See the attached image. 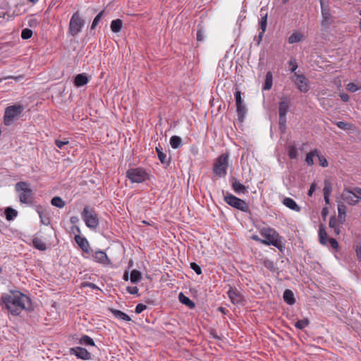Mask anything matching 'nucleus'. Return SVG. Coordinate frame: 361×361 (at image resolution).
Masks as SVG:
<instances>
[{"mask_svg": "<svg viewBox=\"0 0 361 361\" xmlns=\"http://www.w3.org/2000/svg\"><path fill=\"white\" fill-rule=\"evenodd\" d=\"M235 98L236 105H240V104H243L241 92L239 90H238L235 92Z\"/></svg>", "mask_w": 361, "mask_h": 361, "instance_id": "5fc2aeb1", "label": "nucleus"}, {"mask_svg": "<svg viewBox=\"0 0 361 361\" xmlns=\"http://www.w3.org/2000/svg\"><path fill=\"white\" fill-rule=\"evenodd\" d=\"M283 298L284 301L290 305H292L295 304V302L294 294H293V291L289 289H286L284 291Z\"/></svg>", "mask_w": 361, "mask_h": 361, "instance_id": "b1692460", "label": "nucleus"}, {"mask_svg": "<svg viewBox=\"0 0 361 361\" xmlns=\"http://www.w3.org/2000/svg\"><path fill=\"white\" fill-rule=\"evenodd\" d=\"M232 188L234 192L238 195L245 194L247 192L246 187L240 183L236 178H234L232 182Z\"/></svg>", "mask_w": 361, "mask_h": 361, "instance_id": "a211bd4d", "label": "nucleus"}, {"mask_svg": "<svg viewBox=\"0 0 361 361\" xmlns=\"http://www.w3.org/2000/svg\"><path fill=\"white\" fill-rule=\"evenodd\" d=\"M147 306L144 304L139 303L136 305L135 312L136 314H140L145 310H146Z\"/></svg>", "mask_w": 361, "mask_h": 361, "instance_id": "864d4df0", "label": "nucleus"}, {"mask_svg": "<svg viewBox=\"0 0 361 361\" xmlns=\"http://www.w3.org/2000/svg\"><path fill=\"white\" fill-rule=\"evenodd\" d=\"M170 145L173 149H178L182 146V139L177 135H173L170 138Z\"/></svg>", "mask_w": 361, "mask_h": 361, "instance_id": "cd10ccee", "label": "nucleus"}, {"mask_svg": "<svg viewBox=\"0 0 361 361\" xmlns=\"http://www.w3.org/2000/svg\"><path fill=\"white\" fill-rule=\"evenodd\" d=\"M310 322L307 319L298 320L295 323V326L298 329H303L309 325Z\"/></svg>", "mask_w": 361, "mask_h": 361, "instance_id": "58836bf2", "label": "nucleus"}, {"mask_svg": "<svg viewBox=\"0 0 361 361\" xmlns=\"http://www.w3.org/2000/svg\"><path fill=\"white\" fill-rule=\"evenodd\" d=\"M328 235L326 232L325 227L322 224L319 226V243L323 245H328Z\"/></svg>", "mask_w": 361, "mask_h": 361, "instance_id": "412c9836", "label": "nucleus"}, {"mask_svg": "<svg viewBox=\"0 0 361 361\" xmlns=\"http://www.w3.org/2000/svg\"><path fill=\"white\" fill-rule=\"evenodd\" d=\"M190 268L198 275L202 274V269L195 262L190 263Z\"/></svg>", "mask_w": 361, "mask_h": 361, "instance_id": "3c124183", "label": "nucleus"}, {"mask_svg": "<svg viewBox=\"0 0 361 361\" xmlns=\"http://www.w3.org/2000/svg\"><path fill=\"white\" fill-rule=\"evenodd\" d=\"M123 27V22L120 19L114 20L111 23V30L113 32H118Z\"/></svg>", "mask_w": 361, "mask_h": 361, "instance_id": "a878e982", "label": "nucleus"}, {"mask_svg": "<svg viewBox=\"0 0 361 361\" xmlns=\"http://www.w3.org/2000/svg\"><path fill=\"white\" fill-rule=\"evenodd\" d=\"M88 82L87 76L83 73L78 74L74 79V85L78 87L86 85Z\"/></svg>", "mask_w": 361, "mask_h": 361, "instance_id": "4be33fe9", "label": "nucleus"}, {"mask_svg": "<svg viewBox=\"0 0 361 361\" xmlns=\"http://www.w3.org/2000/svg\"><path fill=\"white\" fill-rule=\"evenodd\" d=\"M84 25V21L80 17L78 13H75L70 20L69 23V33L72 36H75L81 32Z\"/></svg>", "mask_w": 361, "mask_h": 361, "instance_id": "9d476101", "label": "nucleus"}, {"mask_svg": "<svg viewBox=\"0 0 361 361\" xmlns=\"http://www.w3.org/2000/svg\"><path fill=\"white\" fill-rule=\"evenodd\" d=\"M86 286L90 287V288H92V289H97L98 288L97 286L95 285L94 283H87Z\"/></svg>", "mask_w": 361, "mask_h": 361, "instance_id": "338daca9", "label": "nucleus"}, {"mask_svg": "<svg viewBox=\"0 0 361 361\" xmlns=\"http://www.w3.org/2000/svg\"><path fill=\"white\" fill-rule=\"evenodd\" d=\"M75 240L84 252L87 254L90 253V243L85 237L76 235L75 236Z\"/></svg>", "mask_w": 361, "mask_h": 361, "instance_id": "dca6fc26", "label": "nucleus"}, {"mask_svg": "<svg viewBox=\"0 0 361 361\" xmlns=\"http://www.w3.org/2000/svg\"><path fill=\"white\" fill-rule=\"evenodd\" d=\"M340 97L341 99H342V101L343 102H348V100L350 99V97L348 94H345V93H342L340 94Z\"/></svg>", "mask_w": 361, "mask_h": 361, "instance_id": "680f3d73", "label": "nucleus"}, {"mask_svg": "<svg viewBox=\"0 0 361 361\" xmlns=\"http://www.w3.org/2000/svg\"><path fill=\"white\" fill-rule=\"evenodd\" d=\"M324 195H330L332 192V185L329 180H325L323 188Z\"/></svg>", "mask_w": 361, "mask_h": 361, "instance_id": "a19ab883", "label": "nucleus"}, {"mask_svg": "<svg viewBox=\"0 0 361 361\" xmlns=\"http://www.w3.org/2000/svg\"><path fill=\"white\" fill-rule=\"evenodd\" d=\"M224 201L229 206L243 212H250V207L247 202L235 195L227 192L224 195Z\"/></svg>", "mask_w": 361, "mask_h": 361, "instance_id": "423d86ee", "label": "nucleus"}, {"mask_svg": "<svg viewBox=\"0 0 361 361\" xmlns=\"http://www.w3.org/2000/svg\"><path fill=\"white\" fill-rule=\"evenodd\" d=\"M317 149H314L313 151H311L308 154H307L305 161L308 166H312L314 164V159L313 157L314 156H317Z\"/></svg>", "mask_w": 361, "mask_h": 361, "instance_id": "f704fd0d", "label": "nucleus"}, {"mask_svg": "<svg viewBox=\"0 0 361 361\" xmlns=\"http://www.w3.org/2000/svg\"><path fill=\"white\" fill-rule=\"evenodd\" d=\"M316 188H317V184L315 183H312L309 189L308 195L312 196V194L315 192Z\"/></svg>", "mask_w": 361, "mask_h": 361, "instance_id": "13d9d810", "label": "nucleus"}, {"mask_svg": "<svg viewBox=\"0 0 361 361\" xmlns=\"http://www.w3.org/2000/svg\"><path fill=\"white\" fill-rule=\"evenodd\" d=\"M71 353L82 360L90 359V353L84 348L75 347L71 349Z\"/></svg>", "mask_w": 361, "mask_h": 361, "instance_id": "f3484780", "label": "nucleus"}, {"mask_svg": "<svg viewBox=\"0 0 361 361\" xmlns=\"http://www.w3.org/2000/svg\"><path fill=\"white\" fill-rule=\"evenodd\" d=\"M357 192L350 189L345 188L342 193L343 200L350 205H355L359 202V197Z\"/></svg>", "mask_w": 361, "mask_h": 361, "instance_id": "f8f14e48", "label": "nucleus"}, {"mask_svg": "<svg viewBox=\"0 0 361 361\" xmlns=\"http://www.w3.org/2000/svg\"><path fill=\"white\" fill-rule=\"evenodd\" d=\"M236 111H237L239 119H243V118L244 117V116L246 113V108L243 105V104H240V105H236Z\"/></svg>", "mask_w": 361, "mask_h": 361, "instance_id": "ea45409f", "label": "nucleus"}, {"mask_svg": "<svg viewBox=\"0 0 361 361\" xmlns=\"http://www.w3.org/2000/svg\"><path fill=\"white\" fill-rule=\"evenodd\" d=\"M142 279L141 273L136 270L133 269L130 273V281L133 283H136L140 281Z\"/></svg>", "mask_w": 361, "mask_h": 361, "instance_id": "72a5a7b5", "label": "nucleus"}, {"mask_svg": "<svg viewBox=\"0 0 361 361\" xmlns=\"http://www.w3.org/2000/svg\"><path fill=\"white\" fill-rule=\"evenodd\" d=\"M283 204L291 210L299 212L300 207L298 205L296 202L290 197H285L283 200Z\"/></svg>", "mask_w": 361, "mask_h": 361, "instance_id": "6ab92c4d", "label": "nucleus"}, {"mask_svg": "<svg viewBox=\"0 0 361 361\" xmlns=\"http://www.w3.org/2000/svg\"><path fill=\"white\" fill-rule=\"evenodd\" d=\"M340 224H343L346 219V207L343 204L338 206V217L336 218Z\"/></svg>", "mask_w": 361, "mask_h": 361, "instance_id": "aec40b11", "label": "nucleus"}, {"mask_svg": "<svg viewBox=\"0 0 361 361\" xmlns=\"http://www.w3.org/2000/svg\"><path fill=\"white\" fill-rule=\"evenodd\" d=\"M292 80L300 92H307L309 90L308 80L304 75L295 73L292 77Z\"/></svg>", "mask_w": 361, "mask_h": 361, "instance_id": "9b49d317", "label": "nucleus"}, {"mask_svg": "<svg viewBox=\"0 0 361 361\" xmlns=\"http://www.w3.org/2000/svg\"><path fill=\"white\" fill-rule=\"evenodd\" d=\"M32 244L33 246L39 250L44 251L47 250V245L45 243L38 238H35L32 240Z\"/></svg>", "mask_w": 361, "mask_h": 361, "instance_id": "c85d7f7f", "label": "nucleus"}, {"mask_svg": "<svg viewBox=\"0 0 361 361\" xmlns=\"http://www.w3.org/2000/svg\"><path fill=\"white\" fill-rule=\"evenodd\" d=\"M92 257L94 262L100 263L103 265H108L111 263L106 254L101 250H97L93 252L92 255Z\"/></svg>", "mask_w": 361, "mask_h": 361, "instance_id": "4468645a", "label": "nucleus"}, {"mask_svg": "<svg viewBox=\"0 0 361 361\" xmlns=\"http://www.w3.org/2000/svg\"><path fill=\"white\" fill-rule=\"evenodd\" d=\"M37 211L40 218L42 224L48 226L50 224L49 218L44 214L43 211H41L39 209H37Z\"/></svg>", "mask_w": 361, "mask_h": 361, "instance_id": "79ce46f5", "label": "nucleus"}, {"mask_svg": "<svg viewBox=\"0 0 361 361\" xmlns=\"http://www.w3.org/2000/svg\"><path fill=\"white\" fill-rule=\"evenodd\" d=\"M227 294L234 305H241L243 303V295L238 291L237 289L230 288Z\"/></svg>", "mask_w": 361, "mask_h": 361, "instance_id": "2eb2a0df", "label": "nucleus"}, {"mask_svg": "<svg viewBox=\"0 0 361 361\" xmlns=\"http://www.w3.org/2000/svg\"><path fill=\"white\" fill-rule=\"evenodd\" d=\"M340 224L338 222L336 217L335 216H332L329 219V226L330 228L334 229V231L336 235H340L341 233Z\"/></svg>", "mask_w": 361, "mask_h": 361, "instance_id": "5701e85b", "label": "nucleus"}, {"mask_svg": "<svg viewBox=\"0 0 361 361\" xmlns=\"http://www.w3.org/2000/svg\"><path fill=\"white\" fill-rule=\"evenodd\" d=\"M228 156L226 154H221L219 157L214 165V173L219 176L223 177L226 174L228 166Z\"/></svg>", "mask_w": 361, "mask_h": 361, "instance_id": "1a4fd4ad", "label": "nucleus"}, {"mask_svg": "<svg viewBox=\"0 0 361 361\" xmlns=\"http://www.w3.org/2000/svg\"><path fill=\"white\" fill-rule=\"evenodd\" d=\"M104 11H100L94 18L93 22L91 25V29H94L96 26L98 25L99 22L101 20L102 17L104 16Z\"/></svg>", "mask_w": 361, "mask_h": 361, "instance_id": "37998d69", "label": "nucleus"}, {"mask_svg": "<svg viewBox=\"0 0 361 361\" xmlns=\"http://www.w3.org/2000/svg\"><path fill=\"white\" fill-rule=\"evenodd\" d=\"M5 214L8 221H12L17 216L18 212L11 207H7L5 209Z\"/></svg>", "mask_w": 361, "mask_h": 361, "instance_id": "7c9ffc66", "label": "nucleus"}, {"mask_svg": "<svg viewBox=\"0 0 361 361\" xmlns=\"http://www.w3.org/2000/svg\"><path fill=\"white\" fill-rule=\"evenodd\" d=\"M51 203L53 206L58 208H63L65 206V202L60 197H54L51 199Z\"/></svg>", "mask_w": 361, "mask_h": 361, "instance_id": "c9c22d12", "label": "nucleus"}, {"mask_svg": "<svg viewBox=\"0 0 361 361\" xmlns=\"http://www.w3.org/2000/svg\"><path fill=\"white\" fill-rule=\"evenodd\" d=\"M32 35V31L28 28H25L21 32V37L23 39H28Z\"/></svg>", "mask_w": 361, "mask_h": 361, "instance_id": "49530a36", "label": "nucleus"}, {"mask_svg": "<svg viewBox=\"0 0 361 361\" xmlns=\"http://www.w3.org/2000/svg\"><path fill=\"white\" fill-rule=\"evenodd\" d=\"M112 312L114 315L118 319H120L126 322H129L131 320L130 317L127 314L121 310H114Z\"/></svg>", "mask_w": 361, "mask_h": 361, "instance_id": "2f4dec72", "label": "nucleus"}, {"mask_svg": "<svg viewBox=\"0 0 361 361\" xmlns=\"http://www.w3.org/2000/svg\"><path fill=\"white\" fill-rule=\"evenodd\" d=\"M204 39L203 32L200 30H198L197 32V41H202Z\"/></svg>", "mask_w": 361, "mask_h": 361, "instance_id": "e2e57ef3", "label": "nucleus"}, {"mask_svg": "<svg viewBox=\"0 0 361 361\" xmlns=\"http://www.w3.org/2000/svg\"><path fill=\"white\" fill-rule=\"evenodd\" d=\"M78 221H79V219L77 216H71L70 219V221L73 224L78 223Z\"/></svg>", "mask_w": 361, "mask_h": 361, "instance_id": "0e129e2a", "label": "nucleus"}, {"mask_svg": "<svg viewBox=\"0 0 361 361\" xmlns=\"http://www.w3.org/2000/svg\"><path fill=\"white\" fill-rule=\"evenodd\" d=\"M15 190L18 193L20 203L29 204L32 202L33 192L30 183L25 181L18 182L15 185Z\"/></svg>", "mask_w": 361, "mask_h": 361, "instance_id": "20e7f679", "label": "nucleus"}, {"mask_svg": "<svg viewBox=\"0 0 361 361\" xmlns=\"http://www.w3.org/2000/svg\"><path fill=\"white\" fill-rule=\"evenodd\" d=\"M289 66H290L291 72H295V71L298 68V64L295 60H290L289 61Z\"/></svg>", "mask_w": 361, "mask_h": 361, "instance_id": "4d7b16f0", "label": "nucleus"}, {"mask_svg": "<svg viewBox=\"0 0 361 361\" xmlns=\"http://www.w3.org/2000/svg\"><path fill=\"white\" fill-rule=\"evenodd\" d=\"M81 217L85 225L90 229H95L99 225V219L97 214L88 207L84 208L81 213Z\"/></svg>", "mask_w": 361, "mask_h": 361, "instance_id": "0eeeda50", "label": "nucleus"}, {"mask_svg": "<svg viewBox=\"0 0 361 361\" xmlns=\"http://www.w3.org/2000/svg\"><path fill=\"white\" fill-rule=\"evenodd\" d=\"M38 23L36 19L30 18L28 21V24L30 26H32L33 25H37Z\"/></svg>", "mask_w": 361, "mask_h": 361, "instance_id": "69168bd1", "label": "nucleus"}, {"mask_svg": "<svg viewBox=\"0 0 361 361\" xmlns=\"http://www.w3.org/2000/svg\"><path fill=\"white\" fill-rule=\"evenodd\" d=\"M178 299L181 303L185 305L190 309L195 307V303L188 297L185 296L183 293H179Z\"/></svg>", "mask_w": 361, "mask_h": 361, "instance_id": "393cba45", "label": "nucleus"}, {"mask_svg": "<svg viewBox=\"0 0 361 361\" xmlns=\"http://www.w3.org/2000/svg\"><path fill=\"white\" fill-rule=\"evenodd\" d=\"M330 244L331 247L335 250H337L338 247V243L336 240L334 238H329L328 241V244Z\"/></svg>", "mask_w": 361, "mask_h": 361, "instance_id": "6e6d98bb", "label": "nucleus"}, {"mask_svg": "<svg viewBox=\"0 0 361 361\" xmlns=\"http://www.w3.org/2000/svg\"><path fill=\"white\" fill-rule=\"evenodd\" d=\"M261 16L262 17L259 20V25L262 32H264L267 28V13H265L264 15L261 14Z\"/></svg>", "mask_w": 361, "mask_h": 361, "instance_id": "c03bdc74", "label": "nucleus"}, {"mask_svg": "<svg viewBox=\"0 0 361 361\" xmlns=\"http://www.w3.org/2000/svg\"><path fill=\"white\" fill-rule=\"evenodd\" d=\"M126 177L132 183H141L149 179V174L142 168H131L126 171Z\"/></svg>", "mask_w": 361, "mask_h": 361, "instance_id": "39448f33", "label": "nucleus"}, {"mask_svg": "<svg viewBox=\"0 0 361 361\" xmlns=\"http://www.w3.org/2000/svg\"><path fill=\"white\" fill-rule=\"evenodd\" d=\"M354 191L359 195H361V188L358 187L354 188Z\"/></svg>", "mask_w": 361, "mask_h": 361, "instance_id": "774afa93", "label": "nucleus"}, {"mask_svg": "<svg viewBox=\"0 0 361 361\" xmlns=\"http://www.w3.org/2000/svg\"><path fill=\"white\" fill-rule=\"evenodd\" d=\"M8 311L13 315H18L23 310L30 307V299L19 291H11L1 296Z\"/></svg>", "mask_w": 361, "mask_h": 361, "instance_id": "f257e3e1", "label": "nucleus"}, {"mask_svg": "<svg viewBox=\"0 0 361 361\" xmlns=\"http://www.w3.org/2000/svg\"><path fill=\"white\" fill-rule=\"evenodd\" d=\"M68 143H69V142L67 140H55V144L57 146V147L59 149H63V147L65 145H68Z\"/></svg>", "mask_w": 361, "mask_h": 361, "instance_id": "603ef678", "label": "nucleus"}, {"mask_svg": "<svg viewBox=\"0 0 361 361\" xmlns=\"http://www.w3.org/2000/svg\"><path fill=\"white\" fill-rule=\"evenodd\" d=\"M288 156L292 159H296L298 157V152L295 146L290 145L288 146Z\"/></svg>", "mask_w": 361, "mask_h": 361, "instance_id": "4c0bfd02", "label": "nucleus"}, {"mask_svg": "<svg viewBox=\"0 0 361 361\" xmlns=\"http://www.w3.org/2000/svg\"><path fill=\"white\" fill-rule=\"evenodd\" d=\"M347 90L351 92H355L357 91L360 88L357 87V85L353 82H350L346 86Z\"/></svg>", "mask_w": 361, "mask_h": 361, "instance_id": "09e8293b", "label": "nucleus"}, {"mask_svg": "<svg viewBox=\"0 0 361 361\" xmlns=\"http://www.w3.org/2000/svg\"><path fill=\"white\" fill-rule=\"evenodd\" d=\"M24 109L25 106L20 103L7 106L4 111V124L10 126L14 123L23 116Z\"/></svg>", "mask_w": 361, "mask_h": 361, "instance_id": "7ed1b4c3", "label": "nucleus"}, {"mask_svg": "<svg viewBox=\"0 0 361 361\" xmlns=\"http://www.w3.org/2000/svg\"><path fill=\"white\" fill-rule=\"evenodd\" d=\"M260 235L264 238L262 243L266 245H273L283 251L285 249V245L282 241V238L279 233L270 227H264L259 231Z\"/></svg>", "mask_w": 361, "mask_h": 361, "instance_id": "f03ea898", "label": "nucleus"}, {"mask_svg": "<svg viewBox=\"0 0 361 361\" xmlns=\"http://www.w3.org/2000/svg\"><path fill=\"white\" fill-rule=\"evenodd\" d=\"M336 124L340 129L342 130H348L350 128V124L343 121H338L336 123Z\"/></svg>", "mask_w": 361, "mask_h": 361, "instance_id": "de8ad7c7", "label": "nucleus"}, {"mask_svg": "<svg viewBox=\"0 0 361 361\" xmlns=\"http://www.w3.org/2000/svg\"><path fill=\"white\" fill-rule=\"evenodd\" d=\"M156 151L157 152V156L159 159L162 164H167L168 159L166 157V154L162 152V148L160 145L156 147Z\"/></svg>", "mask_w": 361, "mask_h": 361, "instance_id": "473e14b6", "label": "nucleus"}, {"mask_svg": "<svg viewBox=\"0 0 361 361\" xmlns=\"http://www.w3.org/2000/svg\"><path fill=\"white\" fill-rule=\"evenodd\" d=\"M80 343L82 345H91V346L94 345V342L92 340V338H91L90 336H88L87 335L82 336L81 337V338L80 340Z\"/></svg>", "mask_w": 361, "mask_h": 361, "instance_id": "e433bc0d", "label": "nucleus"}, {"mask_svg": "<svg viewBox=\"0 0 361 361\" xmlns=\"http://www.w3.org/2000/svg\"><path fill=\"white\" fill-rule=\"evenodd\" d=\"M304 39V35L298 32H293L288 37V42L290 44H293L296 42H299Z\"/></svg>", "mask_w": 361, "mask_h": 361, "instance_id": "c756f323", "label": "nucleus"}, {"mask_svg": "<svg viewBox=\"0 0 361 361\" xmlns=\"http://www.w3.org/2000/svg\"><path fill=\"white\" fill-rule=\"evenodd\" d=\"M127 291L130 294H137L138 288L136 286L134 287H127Z\"/></svg>", "mask_w": 361, "mask_h": 361, "instance_id": "bf43d9fd", "label": "nucleus"}, {"mask_svg": "<svg viewBox=\"0 0 361 361\" xmlns=\"http://www.w3.org/2000/svg\"><path fill=\"white\" fill-rule=\"evenodd\" d=\"M317 157H318V159L319 161V164L322 167H326L328 166L327 160L322 155L319 154L318 152H317Z\"/></svg>", "mask_w": 361, "mask_h": 361, "instance_id": "8fccbe9b", "label": "nucleus"}, {"mask_svg": "<svg viewBox=\"0 0 361 361\" xmlns=\"http://www.w3.org/2000/svg\"><path fill=\"white\" fill-rule=\"evenodd\" d=\"M290 100L286 97H283L279 104V116L280 128H285L286 124V114L289 110Z\"/></svg>", "mask_w": 361, "mask_h": 361, "instance_id": "6e6552de", "label": "nucleus"}, {"mask_svg": "<svg viewBox=\"0 0 361 361\" xmlns=\"http://www.w3.org/2000/svg\"><path fill=\"white\" fill-rule=\"evenodd\" d=\"M264 266L271 271H275L276 269L275 264L269 259L264 260Z\"/></svg>", "mask_w": 361, "mask_h": 361, "instance_id": "a18cd8bd", "label": "nucleus"}, {"mask_svg": "<svg viewBox=\"0 0 361 361\" xmlns=\"http://www.w3.org/2000/svg\"><path fill=\"white\" fill-rule=\"evenodd\" d=\"M355 252H356L357 259L360 261L361 260V246L356 247Z\"/></svg>", "mask_w": 361, "mask_h": 361, "instance_id": "052dcab7", "label": "nucleus"}, {"mask_svg": "<svg viewBox=\"0 0 361 361\" xmlns=\"http://www.w3.org/2000/svg\"><path fill=\"white\" fill-rule=\"evenodd\" d=\"M273 83V76L272 73L269 71L266 74L265 81L263 86V90H269L272 87Z\"/></svg>", "mask_w": 361, "mask_h": 361, "instance_id": "bb28decb", "label": "nucleus"}, {"mask_svg": "<svg viewBox=\"0 0 361 361\" xmlns=\"http://www.w3.org/2000/svg\"><path fill=\"white\" fill-rule=\"evenodd\" d=\"M320 6L322 16V25L326 26L330 24V20L331 17L328 8V4L324 0H320Z\"/></svg>", "mask_w": 361, "mask_h": 361, "instance_id": "ddd939ff", "label": "nucleus"}]
</instances>
